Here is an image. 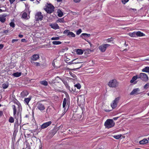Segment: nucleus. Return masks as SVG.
Returning a JSON list of instances; mask_svg holds the SVG:
<instances>
[{
	"label": "nucleus",
	"instance_id": "nucleus-1",
	"mask_svg": "<svg viewBox=\"0 0 149 149\" xmlns=\"http://www.w3.org/2000/svg\"><path fill=\"white\" fill-rule=\"evenodd\" d=\"M115 124V123L113 119H108L104 123V125L106 128L109 129L113 127Z\"/></svg>",
	"mask_w": 149,
	"mask_h": 149
},
{
	"label": "nucleus",
	"instance_id": "nucleus-2",
	"mask_svg": "<svg viewBox=\"0 0 149 149\" xmlns=\"http://www.w3.org/2000/svg\"><path fill=\"white\" fill-rule=\"evenodd\" d=\"M44 9L47 13L50 14L54 12V7L51 3H47Z\"/></svg>",
	"mask_w": 149,
	"mask_h": 149
},
{
	"label": "nucleus",
	"instance_id": "nucleus-3",
	"mask_svg": "<svg viewBox=\"0 0 149 149\" xmlns=\"http://www.w3.org/2000/svg\"><path fill=\"white\" fill-rule=\"evenodd\" d=\"M108 85L111 87L115 88L117 87L118 85V82L115 79L111 80L109 81Z\"/></svg>",
	"mask_w": 149,
	"mask_h": 149
},
{
	"label": "nucleus",
	"instance_id": "nucleus-4",
	"mask_svg": "<svg viewBox=\"0 0 149 149\" xmlns=\"http://www.w3.org/2000/svg\"><path fill=\"white\" fill-rule=\"evenodd\" d=\"M43 16L40 12H37L35 15V20L36 21H41L43 18Z\"/></svg>",
	"mask_w": 149,
	"mask_h": 149
},
{
	"label": "nucleus",
	"instance_id": "nucleus-5",
	"mask_svg": "<svg viewBox=\"0 0 149 149\" xmlns=\"http://www.w3.org/2000/svg\"><path fill=\"white\" fill-rule=\"evenodd\" d=\"M138 78H140L144 81H147L148 79L147 75L144 73H141L139 75H138Z\"/></svg>",
	"mask_w": 149,
	"mask_h": 149
},
{
	"label": "nucleus",
	"instance_id": "nucleus-6",
	"mask_svg": "<svg viewBox=\"0 0 149 149\" xmlns=\"http://www.w3.org/2000/svg\"><path fill=\"white\" fill-rule=\"evenodd\" d=\"M120 99V97H118L116 98L113 101L112 103L111 104V107L113 109H115Z\"/></svg>",
	"mask_w": 149,
	"mask_h": 149
},
{
	"label": "nucleus",
	"instance_id": "nucleus-7",
	"mask_svg": "<svg viewBox=\"0 0 149 149\" xmlns=\"http://www.w3.org/2000/svg\"><path fill=\"white\" fill-rule=\"evenodd\" d=\"M109 44H103L99 47V49L102 52H104L106 50L107 48L110 46Z\"/></svg>",
	"mask_w": 149,
	"mask_h": 149
},
{
	"label": "nucleus",
	"instance_id": "nucleus-8",
	"mask_svg": "<svg viewBox=\"0 0 149 149\" xmlns=\"http://www.w3.org/2000/svg\"><path fill=\"white\" fill-rule=\"evenodd\" d=\"M63 33L67 35V36L69 38L74 37L75 34L72 32H70L68 30H65L63 32Z\"/></svg>",
	"mask_w": 149,
	"mask_h": 149
},
{
	"label": "nucleus",
	"instance_id": "nucleus-9",
	"mask_svg": "<svg viewBox=\"0 0 149 149\" xmlns=\"http://www.w3.org/2000/svg\"><path fill=\"white\" fill-rule=\"evenodd\" d=\"M36 107L41 112H43L45 109V107L44 105L40 102H38L37 103Z\"/></svg>",
	"mask_w": 149,
	"mask_h": 149
},
{
	"label": "nucleus",
	"instance_id": "nucleus-10",
	"mask_svg": "<svg viewBox=\"0 0 149 149\" xmlns=\"http://www.w3.org/2000/svg\"><path fill=\"white\" fill-rule=\"evenodd\" d=\"M52 123L51 121H49L44 123L41 125V127L42 129H45L51 125Z\"/></svg>",
	"mask_w": 149,
	"mask_h": 149
},
{
	"label": "nucleus",
	"instance_id": "nucleus-11",
	"mask_svg": "<svg viewBox=\"0 0 149 149\" xmlns=\"http://www.w3.org/2000/svg\"><path fill=\"white\" fill-rule=\"evenodd\" d=\"M40 58V55L38 54H34L30 57V59L34 61H37Z\"/></svg>",
	"mask_w": 149,
	"mask_h": 149
},
{
	"label": "nucleus",
	"instance_id": "nucleus-12",
	"mask_svg": "<svg viewBox=\"0 0 149 149\" xmlns=\"http://www.w3.org/2000/svg\"><path fill=\"white\" fill-rule=\"evenodd\" d=\"M140 90L139 88H136L134 89L133 91L130 93V95H137L140 93Z\"/></svg>",
	"mask_w": 149,
	"mask_h": 149
},
{
	"label": "nucleus",
	"instance_id": "nucleus-13",
	"mask_svg": "<svg viewBox=\"0 0 149 149\" xmlns=\"http://www.w3.org/2000/svg\"><path fill=\"white\" fill-rule=\"evenodd\" d=\"M7 16L6 14L0 15V21L2 23L6 21V17Z\"/></svg>",
	"mask_w": 149,
	"mask_h": 149
},
{
	"label": "nucleus",
	"instance_id": "nucleus-14",
	"mask_svg": "<svg viewBox=\"0 0 149 149\" xmlns=\"http://www.w3.org/2000/svg\"><path fill=\"white\" fill-rule=\"evenodd\" d=\"M50 26L52 28L54 29H59V26L56 23L51 24H50Z\"/></svg>",
	"mask_w": 149,
	"mask_h": 149
},
{
	"label": "nucleus",
	"instance_id": "nucleus-15",
	"mask_svg": "<svg viewBox=\"0 0 149 149\" xmlns=\"http://www.w3.org/2000/svg\"><path fill=\"white\" fill-rule=\"evenodd\" d=\"M61 80L62 81L63 83L64 84L66 88H69V86L67 82V79L66 78L65 79L62 78Z\"/></svg>",
	"mask_w": 149,
	"mask_h": 149
},
{
	"label": "nucleus",
	"instance_id": "nucleus-16",
	"mask_svg": "<svg viewBox=\"0 0 149 149\" xmlns=\"http://www.w3.org/2000/svg\"><path fill=\"white\" fill-rule=\"evenodd\" d=\"M61 78H62L58 76H57L55 78L54 80L53 79L52 81V82L54 83L56 82L58 83L59 82V80H61Z\"/></svg>",
	"mask_w": 149,
	"mask_h": 149
},
{
	"label": "nucleus",
	"instance_id": "nucleus-17",
	"mask_svg": "<svg viewBox=\"0 0 149 149\" xmlns=\"http://www.w3.org/2000/svg\"><path fill=\"white\" fill-rule=\"evenodd\" d=\"M148 141L146 139H144L142 140L139 141V143L141 145H144L148 143Z\"/></svg>",
	"mask_w": 149,
	"mask_h": 149
},
{
	"label": "nucleus",
	"instance_id": "nucleus-18",
	"mask_svg": "<svg viewBox=\"0 0 149 149\" xmlns=\"http://www.w3.org/2000/svg\"><path fill=\"white\" fill-rule=\"evenodd\" d=\"M22 17L25 19H28L30 18L29 16H28L27 13L25 12L23 13Z\"/></svg>",
	"mask_w": 149,
	"mask_h": 149
},
{
	"label": "nucleus",
	"instance_id": "nucleus-19",
	"mask_svg": "<svg viewBox=\"0 0 149 149\" xmlns=\"http://www.w3.org/2000/svg\"><path fill=\"white\" fill-rule=\"evenodd\" d=\"M20 95L21 97H23L27 96L28 95V93L26 91H24L21 92Z\"/></svg>",
	"mask_w": 149,
	"mask_h": 149
},
{
	"label": "nucleus",
	"instance_id": "nucleus-20",
	"mask_svg": "<svg viewBox=\"0 0 149 149\" xmlns=\"http://www.w3.org/2000/svg\"><path fill=\"white\" fill-rule=\"evenodd\" d=\"M21 75V73L19 72H17L15 73H13V74H12V75L15 77H18L20 76Z\"/></svg>",
	"mask_w": 149,
	"mask_h": 149
},
{
	"label": "nucleus",
	"instance_id": "nucleus-21",
	"mask_svg": "<svg viewBox=\"0 0 149 149\" xmlns=\"http://www.w3.org/2000/svg\"><path fill=\"white\" fill-rule=\"evenodd\" d=\"M136 36H144L145 35V34L140 31H138L137 32H136Z\"/></svg>",
	"mask_w": 149,
	"mask_h": 149
},
{
	"label": "nucleus",
	"instance_id": "nucleus-22",
	"mask_svg": "<svg viewBox=\"0 0 149 149\" xmlns=\"http://www.w3.org/2000/svg\"><path fill=\"white\" fill-rule=\"evenodd\" d=\"M76 53L78 55H81L83 53V52L81 49H77L76 50Z\"/></svg>",
	"mask_w": 149,
	"mask_h": 149
},
{
	"label": "nucleus",
	"instance_id": "nucleus-23",
	"mask_svg": "<svg viewBox=\"0 0 149 149\" xmlns=\"http://www.w3.org/2000/svg\"><path fill=\"white\" fill-rule=\"evenodd\" d=\"M138 78H139L138 75L134 76L131 80L130 82L131 83H133Z\"/></svg>",
	"mask_w": 149,
	"mask_h": 149
},
{
	"label": "nucleus",
	"instance_id": "nucleus-24",
	"mask_svg": "<svg viewBox=\"0 0 149 149\" xmlns=\"http://www.w3.org/2000/svg\"><path fill=\"white\" fill-rule=\"evenodd\" d=\"M143 72H149V67H146L142 70Z\"/></svg>",
	"mask_w": 149,
	"mask_h": 149
},
{
	"label": "nucleus",
	"instance_id": "nucleus-25",
	"mask_svg": "<svg viewBox=\"0 0 149 149\" xmlns=\"http://www.w3.org/2000/svg\"><path fill=\"white\" fill-rule=\"evenodd\" d=\"M40 83L45 86H46L48 85V83L46 81H40Z\"/></svg>",
	"mask_w": 149,
	"mask_h": 149
},
{
	"label": "nucleus",
	"instance_id": "nucleus-26",
	"mask_svg": "<svg viewBox=\"0 0 149 149\" xmlns=\"http://www.w3.org/2000/svg\"><path fill=\"white\" fill-rule=\"evenodd\" d=\"M31 100V97H28L27 98H25L24 100V102L26 103L27 104H28L29 102H30Z\"/></svg>",
	"mask_w": 149,
	"mask_h": 149
},
{
	"label": "nucleus",
	"instance_id": "nucleus-27",
	"mask_svg": "<svg viewBox=\"0 0 149 149\" xmlns=\"http://www.w3.org/2000/svg\"><path fill=\"white\" fill-rule=\"evenodd\" d=\"M8 83H5L2 84V87L3 89H6L8 87Z\"/></svg>",
	"mask_w": 149,
	"mask_h": 149
},
{
	"label": "nucleus",
	"instance_id": "nucleus-28",
	"mask_svg": "<svg viewBox=\"0 0 149 149\" xmlns=\"http://www.w3.org/2000/svg\"><path fill=\"white\" fill-rule=\"evenodd\" d=\"M129 35L131 37H136V32H135L130 33H129Z\"/></svg>",
	"mask_w": 149,
	"mask_h": 149
},
{
	"label": "nucleus",
	"instance_id": "nucleus-29",
	"mask_svg": "<svg viewBox=\"0 0 149 149\" xmlns=\"http://www.w3.org/2000/svg\"><path fill=\"white\" fill-rule=\"evenodd\" d=\"M81 36H84V37H89L91 36V35L89 34L86 33H83L81 35Z\"/></svg>",
	"mask_w": 149,
	"mask_h": 149
},
{
	"label": "nucleus",
	"instance_id": "nucleus-30",
	"mask_svg": "<svg viewBox=\"0 0 149 149\" xmlns=\"http://www.w3.org/2000/svg\"><path fill=\"white\" fill-rule=\"evenodd\" d=\"M57 13H58V17H61L63 16V14L61 10H58Z\"/></svg>",
	"mask_w": 149,
	"mask_h": 149
},
{
	"label": "nucleus",
	"instance_id": "nucleus-31",
	"mask_svg": "<svg viewBox=\"0 0 149 149\" xmlns=\"http://www.w3.org/2000/svg\"><path fill=\"white\" fill-rule=\"evenodd\" d=\"M67 99L66 98H64L63 103V108H65L66 103Z\"/></svg>",
	"mask_w": 149,
	"mask_h": 149
},
{
	"label": "nucleus",
	"instance_id": "nucleus-32",
	"mask_svg": "<svg viewBox=\"0 0 149 149\" xmlns=\"http://www.w3.org/2000/svg\"><path fill=\"white\" fill-rule=\"evenodd\" d=\"M13 111L14 116L15 117V118L17 120V121H18V118L17 117L16 115V109H15L14 110H13Z\"/></svg>",
	"mask_w": 149,
	"mask_h": 149
},
{
	"label": "nucleus",
	"instance_id": "nucleus-33",
	"mask_svg": "<svg viewBox=\"0 0 149 149\" xmlns=\"http://www.w3.org/2000/svg\"><path fill=\"white\" fill-rule=\"evenodd\" d=\"M61 43V42L59 41H54L52 42V44L54 45H58Z\"/></svg>",
	"mask_w": 149,
	"mask_h": 149
},
{
	"label": "nucleus",
	"instance_id": "nucleus-34",
	"mask_svg": "<svg viewBox=\"0 0 149 149\" xmlns=\"http://www.w3.org/2000/svg\"><path fill=\"white\" fill-rule=\"evenodd\" d=\"M56 22L63 23L64 22V19L63 18H60Z\"/></svg>",
	"mask_w": 149,
	"mask_h": 149
},
{
	"label": "nucleus",
	"instance_id": "nucleus-35",
	"mask_svg": "<svg viewBox=\"0 0 149 149\" xmlns=\"http://www.w3.org/2000/svg\"><path fill=\"white\" fill-rule=\"evenodd\" d=\"M69 73L71 76L74 79V80L77 79L76 76L74 74L72 73V72H70Z\"/></svg>",
	"mask_w": 149,
	"mask_h": 149
},
{
	"label": "nucleus",
	"instance_id": "nucleus-36",
	"mask_svg": "<svg viewBox=\"0 0 149 149\" xmlns=\"http://www.w3.org/2000/svg\"><path fill=\"white\" fill-rule=\"evenodd\" d=\"M35 65L36 66H40L41 67L43 66V65L42 64L37 62H36L35 63Z\"/></svg>",
	"mask_w": 149,
	"mask_h": 149
},
{
	"label": "nucleus",
	"instance_id": "nucleus-37",
	"mask_svg": "<svg viewBox=\"0 0 149 149\" xmlns=\"http://www.w3.org/2000/svg\"><path fill=\"white\" fill-rule=\"evenodd\" d=\"M8 121L10 123H13L14 122V119L13 117L11 116L8 120Z\"/></svg>",
	"mask_w": 149,
	"mask_h": 149
},
{
	"label": "nucleus",
	"instance_id": "nucleus-38",
	"mask_svg": "<svg viewBox=\"0 0 149 149\" xmlns=\"http://www.w3.org/2000/svg\"><path fill=\"white\" fill-rule=\"evenodd\" d=\"M74 87H76L78 89H80L81 88V86L79 83H78L74 85Z\"/></svg>",
	"mask_w": 149,
	"mask_h": 149
},
{
	"label": "nucleus",
	"instance_id": "nucleus-39",
	"mask_svg": "<svg viewBox=\"0 0 149 149\" xmlns=\"http://www.w3.org/2000/svg\"><path fill=\"white\" fill-rule=\"evenodd\" d=\"M121 135L119 134L116 135H114L113 136V137L116 139H118L121 137Z\"/></svg>",
	"mask_w": 149,
	"mask_h": 149
},
{
	"label": "nucleus",
	"instance_id": "nucleus-40",
	"mask_svg": "<svg viewBox=\"0 0 149 149\" xmlns=\"http://www.w3.org/2000/svg\"><path fill=\"white\" fill-rule=\"evenodd\" d=\"M59 37H53L51 38L52 40H59Z\"/></svg>",
	"mask_w": 149,
	"mask_h": 149
},
{
	"label": "nucleus",
	"instance_id": "nucleus-41",
	"mask_svg": "<svg viewBox=\"0 0 149 149\" xmlns=\"http://www.w3.org/2000/svg\"><path fill=\"white\" fill-rule=\"evenodd\" d=\"M10 25L11 27L13 28H14L15 27V24L13 22H11L10 23Z\"/></svg>",
	"mask_w": 149,
	"mask_h": 149
},
{
	"label": "nucleus",
	"instance_id": "nucleus-42",
	"mask_svg": "<svg viewBox=\"0 0 149 149\" xmlns=\"http://www.w3.org/2000/svg\"><path fill=\"white\" fill-rule=\"evenodd\" d=\"M81 29H79L76 31V34L77 35H79L81 33Z\"/></svg>",
	"mask_w": 149,
	"mask_h": 149
},
{
	"label": "nucleus",
	"instance_id": "nucleus-43",
	"mask_svg": "<svg viewBox=\"0 0 149 149\" xmlns=\"http://www.w3.org/2000/svg\"><path fill=\"white\" fill-rule=\"evenodd\" d=\"M4 8L5 9H0V13L6 11L7 10L6 9V8Z\"/></svg>",
	"mask_w": 149,
	"mask_h": 149
},
{
	"label": "nucleus",
	"instance_id": "nucleus-44",
	"mask_svg": "<svg viewBox=\"0 0 149 149\" xmlns=\"http://www.w3.org/2000/svg\"><path fill=\"white\" fill-rule=\"evenodd\" d=\"M149 86V84L148 83H147L145 84L144 86V88L145 89H147L148 88V86Z\"/></svg>",
	"mask_w": 149,
	"mask_h": 149
},
{
	"label": "nucleus",
	"instance_id": "nucleus-45",
	"mask_svg": "<svg viewBox=\"0 0 149 149\" xmlns=\"http://www.w3.org/2000/svg\"><path fill=\"white\" fill-rule=\"evenodd\" d=\"M129 1V0H122V2L123 3L125 4L128 2Z\"/></svg>",
	"mask_w": 149,
	"mask_h": 149
},
{
	"label": "nucleus",
	"instance_id": "nucleus-46",
	"mask_svg": "<svg viewBox=\"0 0 149 149\" xmlns=\"http://www.w3.org/2000/svg\"><path fill=\"white\" fill-rule=\"evenodd\" d=\"M67 89H68L70 92H72V91H74L73 89L72 88H71L70 89V86H69V88H67Z\"/></svg>",
	"mask_w": 149,
	"mask_h": 149
},
{
	"label": "nucleus",
	"instance_id": "nucleus-47",
	"mask_svg": "<svg viewBox=\"0 0 149 149\" xmlns=\"http://www.w3.org/2000/svg\"><path fill=\"white\" fill-rule=\"evenodd\" d=\"M16 0H9V1L10 2V3L11 5L13 4L14 2Z\"/></svg>",
	"mask_w": 149,
	"mask_h": 149
},
{
	"label": "nucleus",
	"instance_id": "nucleus-48",
	"mask_svg": "<svg viewBox=\"0 0 149 149\" xmlns=\"http://www.w3.org/2000/svg\"><path fill=\"white\" fill-rule=\"evenodd\" d=\"M112 38H108L106 40V41L108 42H110L112 40Z\"/></svg>",
	"mask_w": 149,
	"mask_h": 149
},
{
	"label": "nucleus",
	"instance_id": "nucleus-49",
	"mask_svg": "<svg viewBox=\"0 0 149 149\" xmlns=\"http://www.w3.org/2000/svg\"><path fill=\"white\" fill-rule=\"evenodd\" d=\"M73 61H71L70 62H69V63L70 64H76L77 63H75V62H73Z\"/></svg>",
	"mask_w": 149,
	"mask_h": 149
},
{
	"label": "nucleus",
	"instance_id": "nucleus-50",
	"mask_svg": "<svg viewBox=\"0 0 149 149\" xmlns=\"http://www.w3.org/2000/svg\"><path fill=\"white\" fill-rule=\"evenodd\" d=\"M18 41V40L17 39H13L12 40V42L13 43H14V42H17Z\"/></svg>",
	"mask_w": 149,
	"mask_h": 149
},
{
	"label": "nucleus",
	"instance_id": "nucleus-51",
	"mask_svg": "<svg viewBox=\"0 0 149 149\" xmlns=\"http://www.w3.org/2000/svg\"><path fill=\"white\" fill-rule=\"evenodd\" d=\"M81 0H73L76 3H79L81 1Z\"/></svg>",
	"mask_w": 149,
	"mask_h": 149
},
{
	"label": "nucleus",
	"instance_id": "nucleus-52",
	"mask_svg": "<svg viewBox=\"0 0 149 149\" xmlns=\"http://www.w3.org/2000/svg\"><path fill=\"white\" fill-rule=\"evenodd\" d=\"M33 61H34L33 60H31L30 61V62L32 64H34V65H35V63L36 62H34Z\"/></svg>",
	"mask_w": 149,
	"mask_h": 149
},
{
	"label": "nucleus",
	"instance_id": "nucleus-53",
	"mask_svg": "<svg viewBox=\"0 0 149 149\" xmlns=\"http://www.w3.org/2000/svg\"><path fill=\"white\" fill-rule=\"evenodd\" d=\"M66 78L68 80H72V78H71L70 77H67Z\"/></svg>",
	"mask_w": 149,
	"mask_h": 149
},
{
	"label": "nucleus",
	"instance_id": "nucleus-54",
	"mask_svg": "<svg viewBox=\"0 0 149 149\" xmlns=\"http://www.w3.org/2000/svg\"><path fill=\"white\" fill-rule=\"evenodd\" d=\"M3 47V45L2 44H0V49H1Z\"/></svg>",
	"mask_w": 149,
	"mask_h": 149
},
{
	"label": "nucleus",
	"instance_id": "nucleus-55",
	"mask_svg": "<svg viewBox=\"0 0 149 149\" xmlns=\"http://www.w3.org/2000/svg\"><path fill=\"white\" fill-rule=\"evenodd\" d=\"M17 115L18 116H20V118L21 120V114L20 113H17Z\"/></svg>",
	"mask_w": 149,
	"mask_h": 149
},
{
	"label": "nucleus",
	"instance_id": "nucleus-56",
	"mask_svg": "<svg viewBox=\"0 0 149 149\" xmlns=\"http://www.w3.org/2000/svg\"><path fill=\"white\" fill-rule=\"evenodd\" d=\"M81 67V65H80V66H79V67H78V68H76L75 69H73V70H75L76 69H79V68H80Z\"/></svg>",
	"mask_w": 149,
	"mask_h": 149
},
{
	"label": "nucleus",
	"instance_id": "nucleus-57",
	"mask_svg": "<svg viewBox=\"0 0 149 149\" xmlns=\"http://www.w3.org/2000/svg\"><path fill=\"white\" fill-rule=\"evenodd\" d=\"M18 36L20 38H22L23 37V36L22 35L19 34L18 35Z\"/></svg>",
	"mask_w": 149,
	"mask_h": 149
},
{
	"label": "nucleus",
	"instance_id": "nucleus-58",
	"mask_svg": "<svg viewBox=\"0 0 149 149\" xmlns=\"http://www.w3.org/2000/svg\"><path fill=\"white\" fill-rule=\"evenodd\" d=\"M26 40L25 39H22L21 40V42H25Z\"/></svg>",
	"mask_w": 149,
	"mask_h": 149
},
{
	"label": "nucleus",
	"instance_id": "nucleus-59",
	"mask_svg": "<svg viewBox=\"0 0 149 149\" xmlns=\"http://www.w3.org/2000/svg\"><path fill=\"white\" fill-rule=\"evenodd\" d=\"M8 30H6L4 31L3 33H6L8 32Z\"/></svg>",
	"mask_w": 149,
	"mask_h": 149
},
{
	"label": "nucleus",
	"instance_id": "nucleus-60",
	"mask_svg": "<svg viewBox=\"0 0 149 149\" xmlns=\"http://www.w3.org/2000/svg\"><path fill=\"white\" fill-rule=\"evenodd\" d=\"M3 115V113L2 111H0V116H1Z\"/></svg>",
	"mask_w": 149,
	"mask_h": 149
},
{
	"label": "nucleus",
	"instance_id": "nucleus-61",
	"mask_svg": "<svg viewBox=\"0 0 149 149\" xmlns=\"http://www.w3.org/2000/svg\"><path fill=\"white\" fill-rule=\"evenodd\" d=\"M118 118V117H115L113 118V120H116Z\"/></svg>",
	"mask_w": 149,
	"mask_h": 149
},
{
	"label": "nucleus",
	"instance_id": "nucleus-62",
	"mask_svg": "<svg viewBox=\"0 0 149 149\" xmlns=\"http://www.w3.org/2000/svg\"><path fill=\"white\" fill-rule=\"evenodd\" d=\"M13 110H14L15 109H16L15 105H13Z\"/></svg>",
	"mask_w": 149,
	"mask_h": 149
},
{
	"label": "nucleus",
	"instance_id": "nucleus-63",
	"mask_svg": "<svg viewBox=\"0 0 149 149\" xmlns=\"http://www.w3.org/2000/svg\"><path fill=\"white\" fill-rule=\"evenodd\" d=\"M52 65H53V66L54 67H55V63L54 62H53L52 63Z\"/></svg>",
	"mask_w": 149,
	"mask_h": 149
},
{
	"label": "nucleus",
	"instance_id": "nucleus-64",
	"mask_svg": "<svg viewBox=\"0 0 149 149\" xmlns=\"http://www.w3.org/2000/svg\"><path fill=\"white\" fill-rule=\"evenodd\" d=\"M65 112H65V111H64L63 113L62 114L61 117L63 116L65 114Z\"/></svg>",
	"mask_w": 149,
	"mask_h": 149
}]
</instances>
